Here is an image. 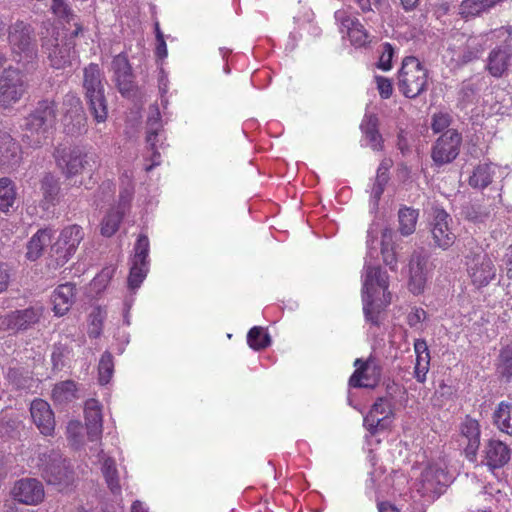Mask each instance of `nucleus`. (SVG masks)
<instances>
[{
    "label": "nucleus",
    "mask_w": 512,
    "mask_h": 512,
    "mask_svg": "<svg viewBox=\"0 0 512 512\" xmlns=\"http://www.w3.org/2000/svg\"><path fill=\"white\" fill-rule=\"evenodd\" d=\"M147 272L148 265L144 266L141 264H136V262L132 261V266L130 268V273L128 276V287L131 290L139 288L141 283L145 279Z\"/></svg>",
    "instance_id": "nucleus-48"
},
{
    "label": "nucleus",
    "mask_w": 512,
    "mask_h": 512,
    "mask_svg": "<svg viewBox=\"0 0 512 512\" xmlns=\"http://www.w3.org/2000/svg\"><path fill=\"white\" fill-rule=\"evenodd\" d=\"M393 55V46L390 43H384L382 45V52L379 58L378 67L385 71L391 69Z\"/></svg>",
    "instance_id": "nucleus-52"
},
{
    "label": "nucleus",
    "mask_w": 512,
    "mask_h": 512,
    "mask_svg": "<svg viewBox=\"0 0 512 512\" xmlns=\"http://www.w3.org/2000/svg\"><path fill=\"white\" fill-rule=\"evenodd\" d=\"M381 254L383 256L384 263L389 266L391 270H396L398 258L397 252L393 250H381Z\"/></svg>",
    "instance_id": "nucleus-61"
},
{
    "label": "nucleus",
    "mask_w": 512,
    "mask_h": 512,
    "mask_svg": "<svg viewBox=\"0 0 512 512\" xmlns=\"http://www.w3.org/2000/svg\"><path fill=\"white\" fill-rule=\"evenodd\" d=\"M39 468L42 478L48 485L63 492L74 486L77 476L71 464L59 450L50 449L39 453Z\"/></svg>",
    "instance_id": "nucleus-4"
},
{
    "label": "nucleus",
    "mask_w": 512,
    "mask_h": 512,
    "mask_svg": "<svg viewBox=\"0 0 512 512\" xmlns=\"http://www.w3.org/2000/svg\"><path fill=\"white\" fill-rule=\"evenodd\" d=\"M76 383L72 380L57 383L52 390V397L59 404L68 403L76 398Z\"/></svg>",
    "instance_id": "nucleus-37"
},
{
    "label": "nucleus",
    "mask_w": 512,
    "mask_h": 512,
    "mask_svg": "<svg viewBox=\"0 0 512 512\" xmlns=\"http://www.w3.org/2000/svg\"><path fill=\"white\" fill-rule=\"evenodd\" d=\"M492 174L493 171L490 164H479L473 170L472 175L468 179V183L472 188L484 189L491 184Z\"/></svg>",
    "instance_id": "nucleus-36"
},
{
    "label": "nucleus",
    "mask_w": 512,
    "mask_h": 512,
    "mask_svg": "<svg viewBox=\"0 0 512 512\" xmlns=\"http://www.w3.org/2000/svg\"><path fill=\"white\" fill-rule=\"evenodd\" d=\"M112 70L118 91L122 96L128 97L135 90L134 74L127 56L123 53L116 55L112 60Z\"/></svg>",
    "instance_id": "nucleus-17"
},
{
    "label": "nucleus",
    "mask_w": 512,
    "mask_h": 512,
    "mask_svg": "<svg viewBox=\"0 0 512 512\" xmlns=\"http://www.w3.org/2000/svg\"><path fill=\"white\" fill-rule=\"evenodd\" d=\"M428 371L429 365H426V363H415L414 377L419 383L425 382Z\"/></svg>",
    "instance_id": "nucleus-62"
},
{
    "label": "nucleus",
    "mask_w": 512,
    "mask_h": 512,
    "mask_svg": "<svg viewBox=\"0 0 512 512\" xmlns=\"http://www.w3.org/2000/svg\"><path fill=\"white\" fill-rule=\"evenodd\" d=\"M510 448L502 441L490 439L484 446L483 462L491 469L501 468L510 460Z\"/></svg>",
    "instance_id": "nucleus-22"
},
{
    "label": "nucleus",
    "mask_w": 512,
    "mask_h": 512,
    "mask_svg": "<svg viewBox=\"0 0 512 512\" xmlns=\"http://www.w3.org/2000/svg\"><path fill=\"white\" fill-rule=\"evenodd\" d=\"M149 239L145 234H140L134 246L132 261L136 264L148 265Z\"/></svg>",
    "instance_id": "nucleus-46"
},
{
    "label": "nucleus",
    "mask_w": 512,
    "mask_h": 512,
    "mask_svg": "<svg viewBox=\"0 0 512 512\" xmlns=\"http://www.w3.org/2000/svg\"><path fill=\"white\" fill-rule=\"evenodd\" d=\"M461 434L468 441L465 447L466 457L472 462L476 461L477 451L480 446V425L478 421L466 418L461 425Z\"/></svg>",
    "instance_id": "nucleus-24"
},
{
    "label": "nucleus",
    "mask_w": 512,
    "mask_h": 512,
    "mask_svg": "<svg viewBox=\"0 0 512 512\" xmlns=\"http://www.w3.org/2000/svg\"><path fill=\"white\" fill-rule=\"evenodd\" d=\"M17 187L15 182L8 178H0V211L9 213L15 211L17 205Z\"/></svg>",
    "instance_id": "nucleus-29"
},
{
    "label": "nucleus",
    "mask_w": 512,
    "mask_h": 512,
    "mask_svg": "<svg viewBox=\"0 0 512 512\" xmlns=\"http://www.w3.org/2000/svg\"><path fill=\"white\" fill-rule=\"evenodd\" d=\"M504 0H462L459 5V15L468 19L489 12Z\"/></svg>",
    "instance_id": "nucleus-28"
},
{
    "label": "nucleus",
    "mask_w": 512,
    "mask_h": 512,
    "mask_svg": "<svg viewBox=\"0 0 512 512\" xmlns=\"http://www.w3.org/2000/svg\"><path fill=\"white\" fill-rule=\"evenodd\" d=\"M86 123L87 118L85 113L72 115L70 117H68V115L64 116L65 131L68 135L71 136H79L86 132Z\"/></svg>",
    "instance_id": "nucleus-38"
},
{
    "label": "nucleus",
    "mask_w": 512,
    "mask_h": 512,
    "mask_svg": "<svg viewBox=\"0 0 512 512\" xmlns=\"http://www.w3.org/2000/svg\"><path fill=\"white\" fill-rule=\"evenodd\" d=\"M10 276L8 265L6 263H0V294L7 290Z\"/></svg>",
    "instance_id": "nucleus-59"
},
{
    "label": "nucleus",
    "mask_w": 512,
    "mask_h": 512,
    "mask_svg": "<svg viewBox=\"0 0 512 512\" xmlns=\"http://www.w3.org/2000/svg\"><path fill=\"white\" fill-rule=\"evenodd\" d=\"M51 9L57 17L63 19L67 23H70L76 17L66 0H53Z\"/></svg>",
    "instance_id": "nucleus-50"
},
{
    "label": "nucleus",
    "mask_w": 512,
    "mask_h": 512,
    "mask_svg": "<svg viewBox=\"0 0 512 512\" xmlns=\"http://www.w3.org/2000/svg\"><path fill=\"white\" fill-rule=\"evenodd\" d=\"M7 41L15 62L25 70L35 69L38 45L35 28L31 23L17 19L7 27Z\"/></svg>",
    "instance_id": "nucleus-3"
},
{
    "label": "nucleus",
    "mask_w": 512,
    "mask_h": 512,
    "mask_svg": "<svg viewBox=\"0 0 512 512\" xmlns=\"http://www.w3.org/2000/svg\"><path fill=\"white\" fill-rule=\"evenodd\" d=\"M496 374L500 380L510 382L512 378V347L505 346L500 350L496 363Z\"/></svg>",
    "instance_id": "nucleus-35"
},
{
    "label": "nucleus",
    "mask_w": 512,
    "mask_h": 512,
    "mask_svg": "<svg viewBox=\"0 0 512 512\" xmlns=\"http://www.w3.org/2000/svg\"><path fill=\"white\" fill-rule=\"evenodd\" d=\"M388 181H389V176H384V174L382 172L376 175L375 183L373 185L372 192H371V195H372V198L374 199L375 205L378 204Z\"/></svg>",
    "instance_id": "nucleus-54"
},
{
    "label": "nucleus",
    "mask_w": 512,
    "mask_h": 512,
    "mask_svg": "<svg viewBox=\"0 0 512 512\" xmlns=\"http://www.w3.org/2000/svg\"><path fill=\"white\" fill-rule=\"evenodd\" d=\"M75 41L59 40V32L52 27L47 29V35L41 37V46L47 54L52 67L61 69L71 64L75 56Z\"/></svg>",
    "instance_id": "nucleus-8"
},
{
    "label": "nucleus",
    "mask_w": 512,
    "mask_h": 512,
    "mask_svg": "<svg viewBox=\"0 0 512 512\" xmlns=\"http://www.w3.org/2000/svg\"><path fill=\"white\" fill-rule=\"evenodd\" d=\"M449 482L450 477L447 472L436 465H430L421 473L418 491L423 496L435 498L442 494Z\"/></svg>",
    "instance_id": "nucleus-14"
},
{
    "label": "nucleus",
    "mask_w": 512,
    "mask_h": 512,
    "mask_svg": "<svg viewBox=\"0 0 512 512\" xmlns=\"http://www.w3.org/2000/svg\"><path fill=\"white\" fill-rule=\"evenodd\" d=\"M84 239L83 228L73 224L60 232L56 242L51 245L49 255L57 266L65 265L76 253L79 244Z\"/></svg>",
    "instance_id": "nucleus-9"
},
{
    "label": "nucleus",
    "mask_w": 512,
    "mask_h": 512,
    "mask_svg": "<svg viewBox=\"0 0 512 512\" xmlns=\"http://www.w3.org/2000/svg\"><path fill=\"white\" fill-rule=\"evenodd\" d=\"M40 190L43 201L55 205L60 193L59 180L51 173H46L40 181Z\"/></svg>",
    "instance_id": "nucleus-34"
},
{
    "label": "nucleus",
    "mask_w": 512,
    "mask_h": 512,
    "mask_svg": "<svg viewBox=\"0 0 512 512\" xmlns=\"http://www.w3.org/2000/svg\"><path fill=\"white\" fill-rule=\"evenodd\" d=\"M115 268L105 267L98 273L91 282V288L97 293L103 291L112 277L114 276Z\"/></svg>",
    "instance_id": "nucleus-49"
},
{
    "label": "nucleus",
    "mask_w": 512,
    "mask_h": 512,
    "mask_svg": "<svg viewBox=\"0 0 512 512\" xmlns=\"http://www.w3.org/2000/svg\"><path fill=\"white\" fill-rule=\"evenodd\" d=\"M370 411H372L374 414H376L377 416H387V417H391V415L393 414L392 413V408H391V403L388 401L387 398L385 397H379L375 403L372 405Z\"/></svg>",
    "instance_id": "nucleus-55"
},
{
    "label": "nucleus",
    "mask_w": 512,
    "mask_h": 512,
    "mask_svg": "<svg viewBox=\"0 0 512 512\" xmlns=\"http://www.w3.org/2000/svg\"><path fill=\"white\" fill-rule=\"evenodd\" d=\"M122 211L108 213L101 223V234L105 237H111L119 228L123 216Z\"/></svg>",
    "instance_id": "nucleus-45"
},
{
    "label": "nucleus",
    "mask_w": 512,
    "mask_h": 512,
    "mask_svg": "<svg viewBox=\"0 0 512 512\" xmlns=\"http://www.w3.org/2000/svg\"><path fill=\"white\" fill-rule=\"evenodd\" d=\"M28 84L21 71L8 67L0 73V109H9L24 96Z\"/></svg>",
    "instance_id": "nucleus-10"
},
{
    "label": "nucleus",
    "mask_w": 512,
    "mask_h": 512,
    "mask_svg": "<svg viewBox=\"0 0 512 512\" xmlns=\"http://www.w3.org/2000/svg\"><path fill=\"white\" fill-rule=\"evenodd\" d=\"M122 188L119 194V206L118 210L124 212L126 206L130 203L133 193L134 186L132 182V176L125 171L120 177Z\"/></svg>",
    "instance_id": "nucleus-39"
},
{
    "label": "nucleus",
    "mask_w": 512,
    "mask_h": 512,
    "mask_svg": "<svg viewBox=\"0 0 512 512\" xmlns=\"http://www.w3.org/2000/svg\"><path fill=\"white\" fill-rule=\"evenodd\" d=\"M360 130L374 151L383 149V137L379 132V118L376 114L366 113L360 124Z\"/></svg>",
    "instance_id": "nucleus-25"
},
{
    "label": "nucleus",
    "mask_w": 512,
    "mask_h": 512,
    "mask_svg": "<svg viewBox=\"0 0 512 512\" xmlns=\"http://www.w3.org/2000/svg\"><path fill=\"white\" fill-rule=\"evenodd\" d=\"M376 83H377V89L379 91V94L381 98L388 99L391 97L393 92V86L390 79L377 76L376 77Z\"/></svg>",
    "instance_id": "nucleus-57"
},
{
    "label": "nucleus",
    "mask_w": 512,
    "mask_h": 512,
    "mask_svg": "<svg viewBox=\"0 0 512 512\" xmlns=\"http://www.w3.org/2000/svg\"><path fill=\"white\" fill-rule=\"evenodd\" d=\"M161 127L160 112L156 109L155 114L147 120L146 143L151 150L156 149L157 137Z\"/></svg>",
    "instance_id": "nucleus-42"
},
{
    "label": "nucleus",
    "mask_w": 512,
    "mask_h": 512,
    "mask_svg": "<svg viewBox=\"0 0 512 512\" xmlns=\"http://www.w3.org/2000/svg\"><path fill=\"white\" fill-rule=\"evenodd\" d=\"M474 94V85L470 83H464L459 91V99L464 103H470Z\"/></svg>",
    "instance_id": "nucleus-60"
},
{
    "label": "nucleus",
    "mask_w": 512,
    "mask_h": 512,
    "mask_svg": "<svg viewBox=\"0 0 512 512\" xmlns=\"http://www.w3.org/2000/svg\"><path fill=\"white\" fill-rule=\"evenodd\" d=\"M348 36L354 44L359 46L366 44L368 41V34L359 21L355 22V26L348 32Z\"/></svg>",
    "instance_id": "nucleus-53"
},
{
    "label": "nucleus",
    "mask_w": 512,
    "mask_h": 512,
    "mask_svg": "<svg viewBox=\"0 0 512 512\" xmlns=\"http://www.w3.org/2000/svg\"><path fill=\"white\" fill-rule=\"evenodd\" d=\"M362 12L373 11V6L378 7L382 0H354Z\"/></svg>",
    "instance_id": "nucleus-64"
},
{
    "label": "nucleus",
    "mask_w": 512,
    "mask_h": 512,
    "mask_svg": "<svg viewBox=\"0 0 512 512\" xmlns=\"http://www.w3.org/2000/svg\"><path fill=\"white\" fill-rule=\"evenodd\" d=\"M467 272L477 288L487 286L496 276V267L489 255L479 246L466 256Z\"/></svg>",
    "instance_id": "nucleus-11"
},
{
    "label": "nucleus",
    "mask_w": 512,
    "mask_h": 512,
    "mask_svg": "<svg viewBox=\"0 0 512 512\" xmlns=\"http://www.w3.org/2000/svg\"><path fill=\"white\" fill-rule=\"evenodd\" d=\"M429 272L428 256L422 251H414L409 261L408 281V288L413 294L419 295L424 292Z\"/></svg>",
    "instance_id": "nucleus-15"
},
{
    "label": "nucleus",
    "mask_w": 512,
    "mask_h": 512,
    "mask_svg": "<svg viewBox=\"0 0 512 512\" xmlns=\"http://www.w3.org/2000/svg\"><path fill=\"white\" fill-rule=\"evenodd\" d=\"M57 111V103L54 99L39 100L35 108L25 118L22 128L23 143L33 149L47 144L56 124Z\"/></svg>",
    "instance_id": "nucleus-1"
},
{
    "label": "nucleus",
    "mask_w": 512,
    "mask_h": 512,
    "mask_svg": "<svg viewBox=\"0 0 512 512\" xmlns=\"http://www.w3.org/2000/svg\"><path fill=\"white\" fill-rule=\"evenodd\" d=\"M451 122V117L447 113L434 114L432 118L431 128L435 133L445 130Z\"/></svg>",
    "instance_id": "nucleus-56"
},
{
    "label": "nucleus",
    "mask_w": 512,
    "mask_h": 512,
    "mask_svg": "<svg viewBox=\"0 0 512 512\" xmlns=\"http://www.w3.org/2000/svg\"><path fill=\"white\" fill-rule=\"evenodd\" d=\"M512 64V46L502 44L494 47L488 54L485 70L494 78L507 74Z\"/></svg>",
    "instance_id": "nucleus-19"
},
{
    "label": "nucleus",
    "mask_w": 512,
    "mask_h": 512,
    "mask_svg": "<svg viewBox=\"0 0 512 512\" xmlns=\"http://www.w3.org/2000/svg\"><path fill=\"white\" fill-rule=\"evenodd\" d=\"M71 349L61 342L53 346L51 354L52 368L54 371H60L65 366V360L69 356Z\"/></svg>",
    "instance_id": "nucleus-47"
},
{
    "label": "nucleus",
    "mask_w": 512,
    "mask_h": 512,
    "mask_svg": "<svg viewBox=\"0 0 512 512\" xmlns=\"http://www.w3.org/2000/svg\"><path fill=\"white\" fill-rule=\"evenodd\" d=\"M114 372L113 356L109 351H105L99 361L98 373L99 382L104 385L107 384Z\"/></svg>",
    "instance_id": "nucleus-43"
},
{
    "label": "nucleus",
    "mask_w": 512,
    "mask_h": 512,
    "mask_svg": "<svg viewBox=\"0 0 512 512\" xmlns=\"http://www.w3.org/2000/svg\"><path fill=\"white\" fill-rule=\"evenodd\" d=\"M460 214L473 223H483L490 217L491 210L479 202H468L462 205Z\"/></svg>",
    "instance_id": "nucleus-33"
},
{
    "label": "nucleus",
    "mask_w": 512,
    "mask_h": 512,
    "mask_svg": "<svg viewBox=\"0 0 512 512\" xmlns=\"http://www.w3.org/2000/svg\"><path fill=\"white\" fill-rule=\"evenodd\" d=\"M56 166L66 179H71L96 165V155L85 146L61 143L53 152Z\"/></svg>",
    "instance_id": "nucleus-5"
},
{
    "label": "nucleus",
    "mask_w": 512,
    "mask_h": 512,
    "mask_svg": "<svg viewBox=\"0 0 512 512\" xmlns=\"http://www.w3.org/2000/svg\"><path fill=\"white\" fill-rule=\"evenodd\" d=\"M103 81L104 75L98 64L90 63L84 68V97L89 112L98 123L106 121L108 117L107 99Z\"/></svg>",
    "instance_id": "nucleus-6"
},
{
    "label": "nucleus",
    "mask_w": 512,
    "mask_h": 512,
    "mask_svg": "<svg viewBox=\"0 0 512 512\" xmlns=\"http://www.w3.org/2000/svg\"><path fill=\"white\" fill-rule=\"evenodd\" d=\"M398 238L397 232L386 227L381 233V250H393L394 239Z\"/></svg>",
    "instance_id": "nucleus-58"
},
{
    "label": "nucleus",
    "mask_w": 512,
    "mask_h": 512,
    "mask_svg": "<svg viewBox=\"0 0 512 512\" xmlns=\"http://www.w3.org/2000/svg\"><path fill=\"white\" fill-rule=\"evenodd\" d=\"M428 70L414 56L405 57L398 73V88L407 98H416L427 90Z\"/></svg>",
    "instance_id": "nucleus-7"
},
{
    "label": "nucleus",
    "mask_w": 512,
    "mask_h": 512,
    "mask_svg": "<svg viewBox=\"0 0 512 512\" xmlns=\"http://www.w3.org/2000/svg\"><path fill=\"white\" fill-rule=\"evenodd\" d=\"M365 268L363 311L368 322L378 325L379 313L391 301V295L387 292L389 276L380 266L366 265Z\"/></svg>",
    "instance_id": "nucleus-2"
},
{
    "label": "nucleus",
    "mask_w": 512,
    "mask_h": 512,
    "mask_svg": "<svg viewBox=\"0 0 512 512\" xmlns=\"http://www.w3.org/2000/svg\"><path fill=\"white\" fill-rule=\"evenodd\" d=\"M249 346L254 350H261L268 347L271 343L270 336L262 327L255 326L250 329L247 335Z\"/></svg>",
    "instance_id": "nucleus-41"
},
{
    "label": "nucleus",
    "mask_w": 512,
    "mask_h": 512,
    "mask_svg": "<svg viewBox=\"0 0 512 512\" xmlns=\"http://www.w3.org/2000/svg\"><path fill=\"white\" fill-rule=\"evenodd\" d=\"M84 412L88 437L91 441H95L102 433V413L99 402L93 398L88 399L85 402Z\"/></svg>",
    "instance_id": "nucleus-23"
},
{
    "label": "nucleus",
    "mask_w": 512,
    "mask_h": 512,
    "mask_svg": "<svg viewBox=\"0 0 512 512\" xmlns=\"http://www.w3.org/2000/svg\"><path fill=\"white\" fill-rule=\"evenodd\" d=\"M31 417L33 422L45 436H52L55 429L54 413L50 405L43 399H36L31 403Z\"/></svg>",
    "instance_id": "nucleus-21"
},
{
    "label": "nucleus",
    "mask_w": 512,
    "mask_h": 512,
    "mask_svg": "<svg viewBox=\"0 0 512 512\" xmlns=\"http://www.w3.org/2000/svg\"><path fill=\"white\" fill-rule=\"evenodd\" d=\"M433 221L431 222V234L435 247L448 249L455 242L456 236L449 227L450 215L439 207L433 208Z\"/></svg>",
    "instance_id": "nucleus-13"
},
{
    "label": "nucleus",
    "mask_w": 512,
    "mask_h": 512,
    "mask_svg": "<svg viewBox=\"0 0 512 512\" xmlns=\"http://www.w3.org/2000/svg\"><path fill=\"white\" fill-rule=\"evenodd\" d=\"M22 160L19 143L6 131H0V168L13 169Z\"/></svg>",
    "instance_id": "nucleus-20"
},
{
    "label": "nucleus",
    "mask_w": 512,
    "mask_h": 512,
    "mask_svg": "<svg viewBox=\"0 0 512 512\" xmlns=\"http://www.w3.org/2000/svg\"><path fill=\"white\" fill-rule=\"evenodd\" d=\"M102 472L107 482L108 487L113 493L120 491V484L118 472L116 469L115 461L108 457L104 460L102 465Z\"/></svg>",
    "instance_id": "nucleus-40"
},
{
    "label": "nucleus",
    "mask_w": 512,
    "mask_h": 512,
    "mask_svg": "<svg viewBox=\"0 0 512 512\" xmlns=\"http://www.w3.org/2000/svg\"><path fill=\"white\" fill-rule=\"evenodd\" d=\"M493 424L501 431L512 436V403L502 401L493 413Z\"/></svg>",
    "instance_id": "nucleus-31"
},
{
    "label": "nucleus",
    "mask_w": 512,
    "mask_h": 512,
    "mask_svg": "<svg viewBox=\"0 0 512 512\" xmlns=\"http://www.w3.org/2000/svg\"><path fill=\"white\" fill-rule=\"evenodd\" d=\"M51 243V233L48 229H40L34 234L27 243L26 257L31 260H37L43 253L44 248Z\"/></svg>",
    "instance_id": "nucleus-30"
},
{
    "label": "nucleus",
    "mask_w": 512,
    "mask_h": 512,
    "mask_svg": "<svg viewBox=\"0 0 512 512\" xmlns=\"http://www.w3.org/2000/svg\"><path fill=\"white\" fill-rule=\"evenodd\" d=\"M356 370L349 379V385L356 388H373L381 377V367L373 358L366 361L356 359Z\"/></svg>",
    "instance_id": "nucleus-16"
},
{
    "label": "nucleus",
    "mask_w": 512,
    "mask_h": 512,
    "mask_svg": "<svg viewBox=\"0 0 512 512\" xmlns=\"http://www.w3.org/2000/svg\"><path fill=\"white\" fill-rule=\"evenodd\" d=\"M419 210L402 206L398 211L399 232L402 236H409L416 230Z\"/></svg>",
    "instance_id": "nucleus-32"
},
{
    "label": "nucleus",
    "mask_w": 512,
    "mask_h": 512,
    "mask_svg": "<svg viewBox=\"0 0 512 512\" xmlns=\"http://www.w3.org/2000/svg\"><path fill=\"white\" fill-rule=\"evenodd\" d=\"M76 286L72 283L59 285L52 294L53 310L56 315L67 313L74 302Z\"/></svg>",
    "instance_id": "nucleus-26"
},
{
    "label": "nucleus",
    "mask_w": 512,
    "mask_h": 512,
    "mask_svg": "<svg viewBox=\"0 0 512 512\" xmlns=\"http://www.w3.org/2000/svg\"><path fill=\"white\" fill-rule=\"evenodd\" d=\"M90 330L89 336L97 338L101 335L103 329V323L107 317V312L101 306H96L90 314Z\"/></svg>",
    "instance_id": "nucleus-44"
},
{
    "label": "nucleus",
    "mask_w": 512,
    "mask_h": 512,
    "mask_svg": "<svg viewBox=\"0 0 512 512\" xmlns=\"http://www.w3.org/2000/svg\"><path fill=\"white\" fill-rule=\"evenodd\" d=\"M42 315L41 309L27 308L17 310L6 317L8 328L15 330H26L37 323Z\"/></svg>",
    "instance_id": "nucleus-27"
},
{
    "label": "nucleus",
    "mask_w": 512,
    "mask_h": 512,
    "mask_svg": "<svg viewBox=\"0 0 512 512\" xmlns=\"http://www.w3.org/2000/svg\"><path fill=\"white\" fill-rule=\"evenodd\" d=\"M462 136L455 129L446 130L434 143L431 158L440 167L454 161L460 152Z\"/></svg>",
    "instance_id": "nucleus-12"
},
{
    "label": "nucleus",
    "mask_w": 512,
    "mask_h": 512,
    "mask_svg": "<svg viewBox=\"0 0 512 512\" xmlns=\"http://www.w3.org/2000/svg\"><path fill=\"white\" fill-rule=\"evenodd\" d=\"M63 105L66 108L65 115L68 117L84 113L80 98L74 94H67L64 97Z\"/></svg>",
    "instance_id": "nucleus-51"
},
{
    "label": "nucleus",
    "mask_w": 512,
    "mask_h": 512,
    "mask_svg": "<svg viewBox=\"0 0 512 512\" xmlns=\"http://www.w3.org/2000/svg\"><path fill=\"white\" fill-rule=\"evenodd\" d=\"M12 494L15 500L26 505H37L45 497L43 484L35 478H24L17 481Z\"/></svg>",
    "instance_id": "nucleus-18"
},
{
    "label": "nucleus",
    "mask_w": 512,
    "mask_h": 512,
    "mask_svg": "<svg viewBox=\"0 0 512 512\" xmlns=\"http://www.w3.org/2000/svg\"><path fill=\"white\" fill-rule=\"evenodd\" d=\"M426 311L422 308H416L414 312L410 313L408 316V323L411 327L416 326L422 320L426 318Z\"/></svg>",
    "instance_id": "nucleus-63"
}]
</instances>
